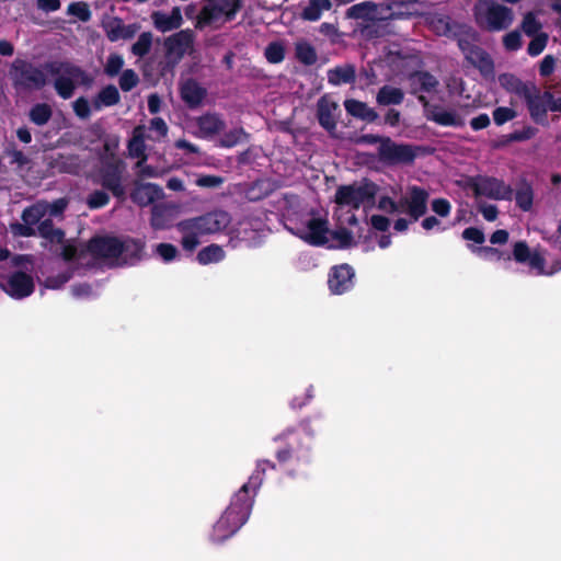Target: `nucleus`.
Returning <instances> with one entry per match:
<instances>
[{
	"label": "nucleus",
	"instance_id": "nucleus-57",
	"mask_svg": "<svg viewBox=\"0 0 561 561\" xmlns=\"http://www.w3.org/2000/svg\"><path fill=\"white\" fill-rule=\"evenodd\" d=\"M503 46L508 51H516L522 47V35L518 31L508 32L503 36Z\"/></svg>",
	"mask_w": 561,
	"mask_h": 561
},
{
	"label": "nucleus",
	"instance_id": "nucleus-54",
	"mask_svg": "<svg viewBox=\"0 0 561 561\" xmlns=\"http://www.w3.org/2000/svg\"><path fill=\"white\" fill-rule=\"evenodd\" d=\"M492 114L493 121L497 126H502L517 116V112L514 108L506 106H499L494 108Z\"/></svg>",
	"mask_w": 561,
	"mask_h": 561
},
{
	"label": "nucleus",
	"instance_id": "nucleus-40",
	"mask_svg": "<svg viewBox=\"0 0 561 561\" xmlns=\"http://www.w3.org/2000/svg\"><path fill=\"white\" fill-rule=\"evenodd\" d=\"M296 58L305 66H312L317 62V51L308 42L296 44Z\"/></svg>",
	"mask_w": 561,
	"mask_h": 561
},
{
	"label": "nucleus",
	"instance_id": "nucleus-20",
	"mask_svg": "<svg viewBox=\"0 0 561 561\" xmlns=\"http://www.w3.org/2000/svg\"><path fill=\"white\" fill-rule=\"evenodd\" d=\"M162 190L154 183H136L130 199L140 207L148 206L160 198Z\"/></svg>",
	"mask_w": 561,
	"mask_h": 561
},
{
	"label": "nucleus",
	"instance_id": "nucleus-41",
	"mask_svg": "<svg viewBox=\"0 0 561 561\" xmlns=\"http://www.w3.org/2000/svg\"><path fill=\"white\" fill-rule=\"evenodd\" d=\"M75 80V78L67 75L57 77L54 82L57 94L64 100L70 99L76 89Z\"/></svg>",
	"mask_w": 561,
	"mask_h": 561
},
{
	"label": "nucleus",
	"instance_id": "nucleus-62",
	"mask_svg": "<svg viewBox=\"0 0 561 561\" xmlns=\"http://www.w3.org/2000/svg\"><path fill=\"white\" fill-rule=\"evenodd\" d=\"M461 237L465 240L472 241L477 244H482L485 241V236H484L483 231L477 227L466 228L462 231Z\"/></svg>",
	"mask_w": 561,
	"mask_h": 561
},
{
	"label": "nucleus",
	"instance_id": "nucleus-58",
	"mask_svg": "<svg viewBox=\"0 0 561 561\" xmlns=\"http://www.w3.org/2000/svg\"><path fill=\"white\" fill-rule=\"evenodd\" d=\"M72 107H73V112L75 114L81 118V119H87L90 117L91 115V108H90V104H89V101L88 99H85L84 96H80L73 103H72Z\"/></svg>",
	"mask_w": 561,
	"mask_h": 561
},
{
	"label": "nucleus",
	"instance_id": "nucleus-60",
	"mask_svg": "<svg viewBox=\"0 0 561 561\" xmlns=\"http://www.w3.org/2000/svg\"><path fill=\"white\" fill-rule=\"evenodd\" d=\"M224 183V178L219 175L205 174L201 175L196 180V185L199 187L215 188L219 187Z\"/></svg>",
	"mask_w": 561,
	"mask_h": 561
},
{
	"label": "nucleus",
	"instance_id": "nucleus-47",
	"mask_svg": "<svg viewBox=\"0 0 561 561\" xmlns=\"http://www.w3.org/2000/svg\"><path fill=\"white\" fill-rule=\"evenodd\" d=\"M110 203V195L104 190H95L87 197V205L90 209H100Z\"/></svg>",
	"mask_w": 561,
	"mask_h": 561
},
{
	"label": "nucleus",
	"instance_id": "nucleus-9",
	"mask_svg": "<svg viewBox=\"0 0 561 561\" xmlns=\"http://www.w3.org/2000/svg\"><path fill=\"white\" fill-rule=\"evenodd\" d=\"M522 99L526 104L531 121L543 127L549 126L548 102L552 99V93L550 91H541L533 82Z\"/></svg>",
	"mask_w": 561,
	"mask_h": 561
},
{
	"label": "nucleus",
	"instance_id": "nucleus-39",
	"mask_svg": "<svg viewBox=\"0 0 561 561\" xmlns=\"http://www.w3.org/2000/svg\"><path fill=\"white\" fill-rule=\"evenodd\" d=\"M51 116L53 108L47 103H36L28 112L30 121L37 126L46 125L50 121Z\"/></svg>",
	"mask_w": 561,
	"mask_h": 561
},
{
	"label": "nucleus",
	"instance_id": "nucleus-12",
	"mask_svg": "<svg viewBox=\"0 0 561 561\" xmlns=\"http://www.w3.org/2000/svg\"><path fill=\"white\" fill-rule=\"evenodd\" d=\"M379 160L387 165L411 164L416 158L415 147L408 144H397L386 138L378 148Z\"/></svg>",
	"mask_w": 561,
	"mask_h": 561
},
{
	"label": "nucleus",
	"instance_id": "nucleus-22",
	"mask_svg": "<svg viewBox=\"0 0 561 561\" xmlns=\"http://www.w3.org/2000/svg\"><path fill=\"white\" fill-rule=\"evenodd\" d=\"M44 69L51 76H58L64 72L75 79H80V83L83 85H89L92 82V78L82 68L68 62L49 61L44 65Z\"/></svg>",
	"mask_w": 561,
	"mask_h": 561
},
{
	"label": "nucleus",
	"instance_id": "nucleus-8",
	"mask_svg": "<svg viewBox=\"0 0 561 561\" xmlns=\"http://www.w3.org/2000/svg\"><path fill=\"white\" fill-rule=\"evenodd\" d=\"M231 221L230 215L220 209L206 213L202 216L183 220L186 230L195 229L201 236L214 234L225 230Z\"/></svg>",
	"mask_w": 561,
	"mask_h": 561
},
{
	"label": "nucleus",
	"instance_id": "nucleus-44",
	"mask_svg": "<svg viewBox=\"0 0 561 561\" xmlns=\"http://www.w3.org/2000/svg\"><path fill=\"white\" fill-rule=\"evenodd\" d=\"M67 14L78 18L81 22H89L92 16L89 4L83 1L71 2L67 8Z\"/></svg>",
	"mask_w": 561,
	"mask_h": 561
},
{
	"label": "nucleus",
	"instance_id": "nucleus-63",
	"mask_svg": "<svg viewBox=\"0 0 561 561\" xmlns=\"http://www.w3.org/2000/svg\"><path fill=\"white\" fill-rule=\"evenodd\" d=\"M157 253L164 262H171L176 257L178 249L171 243H160L157 245Z\"/></svg>",
	"mask_w": 561,
	"mask_h": 561
},
{
	"label": "nucleus",
	"instance_id": "nucleus-2",
	"mask_svg": "<svg viewBox=\"0 0 561 561\" xmlns=\"http://www.w3.org/2000/svg\"><path fill=\"white\" fill-rule=\"evenodd\" d=\"M313 436L310 419L301 420L297 426L286 428L274 438V442L279 443L275 451L277 461L286 463L291 459H305L310 451Z\"/></svg>",
	"mask_w": 561,
	"mask_h": 561
},
{
	"label": "nucleus",
	"instance_id": "nucleus-35",
	"mask_svg": "<svg viewBox=\"0 0 561 561\" xmlns=\"http://www.w3.org/2000/svg\"><path fill=\"white\" fill-rule=\"evenodd\" d=\"M193 43V33L191 30H182L169 36L164 45L170 53H183Z\"/></svg>",
	"mask_w": 561,
	"mask_h": 561
},
{
	"label": "nucleus",
	"instance_id": "nucleus-16",
	"mask_svg": "<svg viewBox=\"0 0 561 561\" xmlns=\"http://www.w3.org/2000/svg\"><path fill=\"white\" fill-rule=\"evenodd\" d=\"M485 18L490 31H502L511 26L514 14L511 8L493 3L488 8Z\"/></svg>",
	"mask_w": 561,
	"mask_h": 561
},
{
	"label": "nucleus",
	"instance_id": "nucleus-56",
	"mask_svg": "<svg viewBox=\"0 0 561 561\" xmlns=\"http://www.w3.org/2000/svg\"><path fill=\"white\" fill-rule=\"evenodd\" d=\"M531 251L525 241H517L513 247V257L517 263H526L530 259Z\"/></svg>",
	"mask_w": 561,
	"mask_h": 561
},
{
	"label": "nucleus",
	"instance_id": "nucleus-14",
	"mask_svg": "<svg viewBox=\"0 0 561 561\" xmlns=\"http://www.w3.org/2000/svg\"><path fill=\"white\" fill-rule=\"evenodd\" d=\"M355 272L346 263L333 266L329 273L328 285L333 294L342 295L354 286Z\"/></svg>",
	"mask_w": 561,
	"mask_h": 561
},
{
	"label": "nucleus",
	"instance_id": "nucleus-1",
	"mask_svg": "<svg viewBox=\"0 0 561 561\" xmlns=\"http://www.w3.org/2000/svg\"><path fill=\"white\" fill-rule=\"evenodd\" d=\"M252 506V496L247 494V486H241L233 494L229 506L214 525L211 540L221 542L233 536L248 520Z\"/></svg>",
	"mask_w": 561,
	"mask_h": 561
},
{
	"label": "nucleus",
	"instance_id": "nucleus-46",
	"mask_svg": "<svg viewBox=\"0 0 561 561\" xmlns=\"http://www.w3.org/2000/svg\"><path fill=\"white\" fill-rule=\"evenodd\" d=\"M141 127L134 130V136L128 142L129 154L134 158H145V141L141 134H138Z\"/></svg>",
	"mask_w": 561,
	"mask_h": 561
},
{
	"label": "nucleus",
	"instance_id": "nucleus-26",
	"mask_svg": "<svg viewBox=\"0 0 561 561\" xmlns=\"http://www.w3.org/2000/svg\"><path fill=\"white\" fill-rule=\"evenodd\" d=\"M465 59L478 69L482 77L490 78L494 76V61L490 54L482 47H478Z\"/></svg>",
	"mask_w": 561,
	"mask_h": 561
},
{
	"label": "nucleus",
	"instance_id": "nucleus-31",
	"mask_svg": "<svg viewBox=\"0 0 561 561\" xmlns=\"http://www.w3.org/2000/svg\"><path fill=\"white\" fill-rule=\"evenodd\" d=\"M515 203L523 211H529L534 204L533 185L526 180L520 179L515 191Z\"/></svg>",
	"mask_w": 561,
	"mask_h": 561
},
{
	"label": "nucleus",
	"instance_id": "nucleus-10",
	"mask_svg": "<svg viewBox=\"0 0 561 561\" xmlns=\"http://www.w3.org/2000/svg\"><path fill=\"white\" fill-rule=\"evenodd\" d=\"M408 92L416 96L424 111H428L431 103L424 93L436 92L439 81L427 70H414L407 76Z\"/></svg>",
	"mask_w": 561,
	"mask_h": 561
},
{
	"label": "nucleus",
	"instance_id": "nucleus-48",
	"mask_svg": "<svg viewBox=\"0 0 561 561\" xmlns=\"http://www.w3.org/2000/svg\"><path fill=\"white\" fill-rule=\"evenodd\" d=\"M45 215V209L41 205H32L26 207L22 213V220L27 225H37L42 221Z\"/></svg>",
	"mask_w": 561,
	"mask_h": 561
},
{
	"label": "nucleus",
	"instance_id": "nucleus-38",
	"mask_svg": "<svg viewBox=\"0 0 561 561\" xmlns=\"http://www.w3.org/2000/svg\"><path fill=\"white\" fill-rule=\"evenodd\" d=\"M332 8L330 0H309L308 4L304 8L301 16L307 21H318L323 11H329Z\"/></svg>",
	"mask_w": 561,
	"mask_h": 561
},
{
	"label": "nucleus",
	"instance_id": "nucleus-15",
	"mask_svg": "<svg viewBox=\"0 0 561 561\" xmlns=\"http://www.w3.org/2000/svg\"><path fill=\"white\" fill-rule=\"evenodd\" d=\"M102 26L107 39L112 43L121 39H131L140 30V25L138 23L126 25L118 16H113L107 21H104Z\"/></svg>",
	"mask_w": 561,
	"mask_h": 561
},
{
	"label": "nucleus",
	"instance_id": "nucleus-37",
	"mask_svg": "<svg viewBox=\"0 0 561 561\" xmlns=\"http://www.w3.org/2000/svg\"><path fill=\"white\" fill-rule=\"evenodd\" d=\"M225 259V251L218 244H209L203 248L196 255V260L201 265L218 263Z\"/></svg>",
	"mask_w": 561,
	"mask_h": 561
},
{
	"label": "nucleus",
	"instance_id": "nucleus-19",
	"mask_svg": "<svg viewBox=\"0 0 561 561\" xmlns=\"http://www.w3.org/2000/svg\"><path fill=\"white\" fill-rule=\"evenodd\" d=\"M339 108L336 102L329 99L327 95L321 96L317 102V118L321 127L329 133L335 130L336 119L335 111Z\"/></svg>",
	"mask_w": 561,
	"mask_h": 561
},
{
	"label": "nucleus",
	"instance_id": "nucleus-49",
	"mask_svg": "<svg viewBox=\"0 0 561 561\" xmlns=\"http://www.w3.org/2000/svg\"><path fill=\"white\" fill-rule=\"evenodd\" d=\"M243 128H234L227 133H225L220 138V146L224 148H232L242 141V138L245 137Z\"/></svg>",
	"mask_w": 561,
	"mask_h": 561
},
{
	"label": "nucleus",
	"instance_id": "nucleus-51",
	"mask_svg": "<svg viewBox=\"0 0 561 561\" xmlns=\"http://www.w3.org/2000/svg\"><path fill=\"white\" fill-rule=\"evenodd\" d=\"M123 66L124 58L118 54H111L104 66V72L106 76L114 78L121 72Z\"/></svg>",
	"mask_w": 561,
	"mask_h": 561
},
{
	"label": "nucleus",
	"instance_id": "nucleus-27",
	"mask_svg": "<svg viewBox=\"0 0 561 561\" xmlns=\"http://www.w3.org/2000/svg\"><path fill=\"white\" fill-rule=\"evenodd\" d=\"M268 469L275 470L276 465L268 459L259 460L256 462L255 470L252 472V474L249 478V481L242 485V486H247V494L252 496L253 500L257 493V490L262 485L265 472Z\"/></svg>",
	"mask_w": 561,
	"mask_h": 561
},
{
	"label": "nucleus",
	"instance_id": "nucleus-25",
	"mask_svg": "<svg viewBox=\"0 0 561 561\" xmlns=\"http://www.w3.org/2000/svg\"><path fill=\"white\" fill-rule=\"evenodd\" d=\"M154 27L162 32H170L172 30L179 28L183 23V18L181 14V9L179 7H174L170 14L156 11L151 15Z\"/></svg>",
	"mask_w": 561,
	"mask_h": 561
},
{
	"label": "nucleus",
	"instance_id": "nucleus-42",
	"mask_svg": "<svg viewBox=\"0 0 561 561\" xmlns=\"http://www.w3.org/2000/svg\"><path fill=\"white\" fill-rule=\"evenodd\" d=\"M176 227L179 231L183 233L181 240L182 248L187 252H193L199 244V237L202 236L197 233L195 229L186 230V227L183 226V220H181Z\"/></svg>",
	"mask_w": 561,
	"mask_h": 561
},
{
	"label": "nucleus",
	"instance_id": "nucleus-5",
	"mask_svg": "<svg viewBox=\"0 0 561 561\" xmlns=\"http://www.w3.org/2000/svg\"><path fill=\"white\" fill-rule=\"evenodd\" d=\"M122 239L110 234H95L85 244L87 252L96 261L107 262L112 267L122 255Z\"/></svg>",
	"mask_w": 561,
	"mask_h": 561
},
{
	"label": "nucleus",
	"instance_id": "nucleus-52",
	"mask_svg": "<svg viewBox=\"0 0 561 561\" xmlns=\"http://www.w3.org/2000/svg\"><path fill=\"white\" fill-rule=\"evenodd\" d=\"M541 23L533 12H527L522 22V28L527 36H535L541 30Z\"/></svg>",
	"mask_w": 561,
	"mask_h": 561
},
{
	"label": "nucleus",
	"instance_id": "nucleus-11",
	"mask_svg": "<svg viewBox=\"0 0 561 561\" xmlns=\"http://www.w3.org/2000/svg\"><path fill=\"white\" fill-rule=\"evenodd\" d=\"M0 288L13 299H24L34 293L35 284L30 274L14 271L8 275L0 274Z\"/></svg>",
	"mask_w": 561,
	"mask_h": 561
},
{
	"label": "nucleus",
	"instance_id": "nucleus-45",
	"mask_svg": "<svg viewBox=\"0 0 561 561\" xmlns=\"http://www.w3.org/2000/svg\"><path fill=\"white\" fill-rule=\"evenodd\" d=\"M265 58L271 64H279L285 58V47L279 42H272L265 48Z\"/></svg>",
	"mask_w": 561,
	"mask_h": 561
},
{
	"label": "nucleus",
	"instance_id": "nucleus-43",
	"mask_svg": "<svg viewBox=\"0 0 561 561\" xmlns=\"http://www.w3.org/2000/svg\"><path fill=\"white\" fill-rule=\"evenodd\" d=\"M152 46L151 32H144L139 35L138 39L131 45V53L137 57H144L149 54Z\"/></svg>",
	"mask_w": 561,
	"mask_h": 561
},
{
	"label": "nucleus",
	"instance_id": "nucleus-30",
	"mask_svg": "<svg viewBox=\"0 0 561 561\" xmlns=\"http://www.w3.org/2000/svg\"><path fill=\"white\" fill-rule=\"evenodd\" d=\"M197 127L204 137H213L226 127V123L218 114H205L197 118Z\"/></svg>",
	"mask_w": 561,
	"mask_h": 561
},
{
	"label": "nucleus",
	"instance_id": "nucleus-4",
	"mask_svg": "<svg viewBox=\"0 0 561 561\" xmlns=\"http://www.w3.org/2000/svg\"><path fill=\"white\" fill-rule=\"evenodd\" d=\"M378 191L379 186L375 182L363 179L360 182L340 185L335 191L334 202L340 206L359 209L360 206H373Z\"/></svg>",
	"mask_w": 561,
	"mask_h": 561
},
{
	"label": "nucleus",
	"instance_id": "nucleus-55",
	"mask_svg": "<svg viewBox=\"0 0 561 561\" xmlns=\"http://www.w3.org/2000/svg\"><path fill=\"white\" fill-rule=\"evenodd\" d=\"M537 134H538V128L528 125V126L523 127L522 129H516V130L512 131L511 134H508V140L516 141V142L526 141V140L534 138Z\"/></svg>",
	"mask_w": 561,
	"mask_h": 561
},
{
	"label": "nucleus",
	"instance_id": "nucleus-28",
	"mask_svg": "<svg viewBox=\"0 0 561 561\" xmlns=\"http://www.w3.org/2000/svg\"><path fill=\"white\" fill-rule=\"evenodd\" d=\"M344 107L347 114L367 123H374L379 117L378 113L374 108L369 107L365 102L358 100H345Z\"/></svg>",
	"mask_w": 561,
	"mask_h": 561
},
{
	"label": "nucleus",
	"instance_id": "nucleus-36",
	"mask_svg": "<svg viewBox=\"0 0 561 561\" xmlns=\"http://www.w3.org/2000/svg\"><path fill=\"white\" fill-rule=\"evenodd\" d=\"M377 5L371 1H364L353 4L346 11V15L354 20L369 21L375 18Z\"/></svg>",
	"mask_w": 561,
	"mask_h": 561
},
{
	"label": "nucleus",
	"instance_id": "nucleus-18",
	"mask_svg": "<svg viewBox=\"0 0 561 561\" xmlns=\"http://www.w3.org/2000/svg\"><path fill=\"white\" fill-rule=\"evenodd\" d=\"M122 255L116 263L117 266L135 265L142 259L145 250V242L142 240L126 237L122 239Z\"/></svg>",
	"mask_w": 561,
	"mask_h": 561
},
{
	"label": "nucleus",
	"instance_id": "nucleus-17",
	"mask_svg": "<svg viewBox=\"0 0 561 561\" xmlns=\"http://www.w3.org/2000/svg\"><path fill=\"white\" fill-rule=\"evenodd\" d=\"M428 192L417 185L409 187V209L407 213L413 220H419L427 213Z\"/></svg>",
	"mask_w": 561,
	"mask_h": 561
},
{
	"label": "nucleus",
	"instance_id": "nucleus-50",
	"mask_svg": "<svg viewBox=\"0 0 561 561\" xmlns=\"http://www.w3.org/2000/svg\"><path fill=\"white\" fill-rule=\"evenodd\" d=\"M533 39L528 44L527 53L529 56L535 57L540 55L547 46L548 43V34L539 33L535 36H531Z\"/></svg>",
	"mask_w": 561,
	"mask_h": 561
},
{
	"label": "nucleus",
	"instance_id": "nucleus-61",
	"mask_svg": "<svg viewBox=\"0 0 561 561\" xmlns=\"http://www.w3.org/2000/svg\"><path fill=\"white\" fill-rule=\"evenodd\" d=\"M476 39V34L472 36H460L458 38L457 44L461 53L465 55V58L479 47L474 44Z\"/></svg>",
	"mask_w": 561,
	"mask_h": 561
},
{
	"label": "nucleus",
	"instance_id": "nucleus-24",
	"mask_svg": "<svg viewBox=\"0 0 561 561\" xmlns=\"http://www.w3.org/2000/svg\"><path fill=\"white\" fill-rule=\"evenodd\" d=\"M428 121L440 126L463 127L465 121L454 111H445L438 105L431 104L428 111H424Z\"/></svg>",
	"mask_w": 561,
	"mask_h": 561
},
{
	"label": "nucleus",
	"instance_id": "nucleus-59",
	"mask_svg": "<svg viewBox=\"0 0 561 561\" xmlns=\"http://www.w3.org/2000/svg\"><path fill=\"white\" fill-rule=\"evenodd\" d=\"M432 210L439 217H448L451 211V204L446 198H435L432 201Z\"/></svg>",
	"mask_w": 561,
	"mask_h": 561
},
{
	"label": "nucleus",
	"instance_id": "nucleus-29",
	"mask_svg": "<svg viewBox=\"0 0 561 561\" xmlns=\"http://www.w3.org/2000/svg\"><path fill=\"white\" fill-rule=\"evenodd\" d=\"M356 80V68L352 64L336 66L328 70V82L332 85L353 84Z\"/></svg>",
	"mask_w": 561,
	"mask_h": 561
},
{
	"label": "nucleus",
	"instance_id": "nucleus-53",
	"mask_svg": "<svg viewBox=\"0 0 561 561\" xmlns=\"http://www.w3.org/2000/svg\"><path fill=\"white\" fill-rule=\"evenodd\" d=\"M139 83V77L134 69H126L119 77V88L124 92L131 91Z\"/></svg>",
	"mask_w": 561,
	"mask_h": 561
},
{
	"label": "nucleus",
	"instance_id": "nucleus-3",
	"mask_svg": "<svg viewBox=\"0 0 561 561\" xmlns=\"http://www.w3.org/2000/svg\"><path fill=\"white\" fill-rule=\"evenodd\" d=\"M243 7V0H203V5L196 14L195 4L191 3L184 9L188 20L195 19V27L203 30L213 26L220 18L224 22H231Z\"/></svg>",
	"mask_w": 561,
	"mask_h": 561
},
{
	"label": "nucleus",
	"instance_id": "nucleus-7",
	"mask_svg": "<svg viewBox=\"0 0 561 561\" xmlns=\"http://www.w3.org/2000/svg\"><path fill=\"white\" fill-rule=\"evenodd\" d=\"M467 187L470 188L474 196H485L492 199L511 201L514 191L504 181L493 176H471L467 181Z\"/></svg>",
	"mask_w": 561,
	"mask_h": 561
},
{
	"label": "nucleus",
	"instance_id": "nucleus-64",
	"mask_svg": "<svg viewBox=\"0 0 561 561\" xmlns=\"http://www.w3.org/2000/svg\"><path fill=\"white\" fill-rule=\"evenodd\" d=\"M556 59L552 55H547L542 58L539 65V75L542 78L549 77L554 71Z\"/></svg>",
	"mask_w": 561,
	"mask_h": 561
},
{
	"label": "nucleus",
	"instance_id": "nucleus-32",
	"mask_svg": "<svg viewBox=\"0 0 561 561\" xmlns=\"http://www.w3.org/2000/svg\"><path fill=\"white\" fill-rule=\"evenodd\" d=\"M499 82L504 90L519 96L520 99L533 83V81H523L513 73L500 75Z\"/></svg>",
	"mask_w": 561,
	"mask_h": 561
},
{
	"label": "nucleus",
	"instance_id": "nucleus-33",
	"mask_svg": "<svg viewBox=\"0 0 561 561\" xmlns=\"http://www.w3.org/2000/svg\"><path fill=\"white\" fill-rule=\"evenodd\" d=\"M404 100V92L400 88L389 84L382 85L376 95V102L380 106L400 105Z\"/></svg>",
	"mask_w": 561,
	"mask_h": 561
},
{
	"label": "nucleus",
	"instance_id": "nucleus-13",
	"mask_svg": "<svg viewBox=\"0 0 561 561\" xmlns=\"http://www.w3.org/2000/svg\"><path fill=\"white\" fill-rule=\"evenodd\" d=\"M124 164L121 160L106 162L100 171V184L121 202L126 198L123 185Z\"/></svg>",
	"mask_w": 561,
	"mask_h": 561
},
{
	"label": "nucleus",
	"instance_id": "nucleus-21",
	"mask_svg": "<svg viewBox=\"0 0 561 561\" xmlns=\"http://www.w3.org/2000/svg\"><path fill=\"white\" fill-rule=\"evenodd\" d=\"M180 94L183 102L190 107L199 106L207 95V90L203 88L195 79L185 80L181 88Z\"/></svg>",
	"mask_w": 561,
	"mask_h": 561
},
{
	"label": "nucleus",
	"instance_id": "nucleus-34",
	"mask_svg": "<svg viewBox=\"0 0 561 561\" xmlns=\"http://www.w3.org/2000/svg\"><path fill=\"white\" fill-rule=\"evenodd\" d=\"M121 101L118 89L108 84L100 90L92 101V106L95 111H100L103 106L110 107L116 105Z\"/></svg>",
	"mask_w": 561,
	"mask_h": 561
},
{
	"label": "nucleus",
	"instance_id": "nucleus-23",
	"mask_svg": "<svg viewBox=\"0 0 561 561\" xmlns=\"http://www.w3.org/2000/svg\"><path fill=\"white\" fill-rule=\"evenodd\" d=\"M308 232L301 236L306 242L311 245L320 247L328 242L329 232L328 220L323 218H311L307 222Z\"/></svg>",
	"mask_w": 561,
	"mask_h": 561
},
{
	"label": "nucleus",
	"instance_id": "nucleus-6",
	"mask_svg": "<svg viewBox=\"0 0 561 561\" xmlns=\"http://www.w3.org/2000/svg\"><path fill=\"white\" fill-rule=\"evenodd\" d=\"M10 77L16 89L39 90L46 85L44 72L31 62L16 58L10 67Z\"/></svg>",
	"mask_w": 561,
	"mask_h": 561
}]
</instances>
